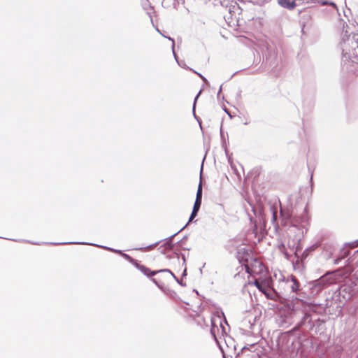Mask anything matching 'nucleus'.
Wrapping results in <instances>:
<instances>
[{
	"mask_svg": "<svg viewBox=\"0 0 358 358\" xmlns=\"http://www.w3.org/2000/svg\"><path fill=\"white\" fill-rule=\"evenodd\" d=\"M348 277V273L340 269L327 272L318 279L309 282L310 294L316 296L329 285L344 282Z\"/></svg>",
	"mask_w": 358,
	"mask_h": 358,
	"instance_id": "obj_1",
	"label": "nucleus"
},
{
	"mask_svg": "<svg viewBox=\"0 0 358 358\" xmlns=\"http://www.w3.org/2000/svg\"><path fill=\"white\" fill-rule=\"evenodd\" d=\"M300 237H296L293 239H289L287 242L282 243L278 245L279 250L284 254L285 257L288 259L292 254L298 257V252L301 250Z\"/></svg>",
	"mask_w": 358,
	"mask_h": 358,
	"instance_id": "obj_2",
	"label": "nucleus"
},
{
	"mask_svg": "<svg viewBox=\"0 0 358 358\" xmlns=\"http://www.w3.org/2000/svg\"><path fill=\"white\" fill-rule=\"evenodd\" d=\"M339 301L344 303L350 300L357 292V289L350 282H345L338 289Z\"/></svg>",
	"mask_w": 358,
	"mask_h": 358,
	"instance_id": "obj_3",
	"label": "nucleus"
},
{
	"mask_svg": "<svg viewBox=\"0 0 358 358\" xmlns=\"http://www.w3.org/2000/svg\"><path fill=\"white\" fill-rule=\"evenodd\" d=\"M51 244H53V245H64V244H86V245H95V246H97V247H100V248L106 249L108 250L113 251V252H117V253H120L124 258H126V259H127L129 260H131V258L128 255L122 252L121 250H114V249L108 248V247H106V246H103V245H96V244L88 243H85V242L51 243Z\"/></svg>",
	"mask_w": 358,
	"mask_h": 358,
	"instance_id": "obj_4",
	"label": "nucleus"
},
{
	"mask_svg": "<svg viewBox=\"0 0 358 358\" xmlns=\"http://www.w3.org/2000/svg\"><path fill=\"white\" fill-rule=\"evenodd\" d=\"M217 323L220 324V326L222 329H221L222 334H223V332L224 331V328L222 326L220 318V317L212 318L211 319L210 334L216 342H217V333L218 334L220 331V329L218 328Z\"/></svg>",
	"mask_w": 358,
	"mask_h": 358,
	"instance_id": "obj_5",
	"label": "nucleus"
},
{
	"mask_svg": "<svg viewBox=\"0 0 358 358\" xmlns=\"http://www.w3.org/2000/svg\"><path fill=\"white\" fill-rule=\"evenodd\" d=\"M286 285L292 292L296 293L299 290L300 285L296 278L294 276H291L290 279H287Z\"/></svg>",
	"mask_w": 358,
	"mask_h": 358,
	"instance_id": "obj_6",
	"label": "nucleus"
},
{
	"mask_svg": "<svg viewBox=\"0 0 358 358\" xmlns=\"http://www.w3.org/2000/svg\"><path fill=\"white\" fill-rule=\"evenodd\" d=\"M278 3L287 9L292 10L296 6H299V3L296 2V0H278Z\"/></svg>",
	"mask_w": 358,
	"mask_h": 358,
	"instance_id": "obj_7",
	"label": "nucleus"
},
{
	"mask_svg": "<svg viewBox=\"0 0 358 358\" xmlns=\"http://www.w3.org/2000/svg\"><path fill=\"white\" fill-rule=\"evenodd\" d=\"M169 40H170V41H172V51H173V56H174V57H175V59H176V62H177L178 64L180 67H182V68H183V69L192 70L190 68H189V67L186 65V64H185V61H183V60H182V61H179V60L178 59V56H177V55L176 54L175 50H174V47H175V42H174V40H173L172 38H169Z\"/></svg>",
	"mask_w": 358,
	"mask_h": 358,
	"instance_id": "obj_8",
	"label": "nucleus"
},
{
	"mask_svg": "<svg viewBox=\"0 0 358 358\" xmlns=\"http://www.w3.org/2000/svg\"><path fill=\"white\" fill-rule=\"evenodd\" d=\"M350 283L352 284L357 289H358V271H355L351 278Z\"/></svg>",
	"mask_w": 358,
	"mask_h": 358,
	"instance_id": "obj_9",
	"label": "nucleus"
},
{
	"mask_svg": "<svg viewBox=\"0 0 358 358\" xmlns=\"http://www.w3.org/2000/svg\"><path fill=\"white\" fill-rule=\"evenodd\" d=\"M320 3L322 5H331L334 6L335 8H336V6L334 2H329L327 1H320V0H306L307 3Z\"/></svg>",
	"mask_w": 358,
	"mask_h": 358,
	"instance_id": "obj_10",
	"label": "nucleus"
},
{
	"mask_svg": "<svg viewBox=\"0 0 358 358\" xmlns=\"http://www.w3.org/2000/svg\"><path fill=\"white\" fill-rule=\"evenodd\" d=\"M139 268L145 275L148 276L155 275V274H157L156 271H151L150 268L145 267V266H139Z\"/></svg>",
	"mask_w": 358,
	"mask_h": 358,
	"instance_id": "obj_11",
	"label": "nucleus"
},
{
	"mask_svg": "<svg viewBox=\"0 0 358 358\" xmlns=\"http://www.w3.org/2000/svg\"><path fill=\"white\" fill-rule=\"evenodd\" d=\"M316 248H317V245H313L306 248L302 254V258H303V259L306 258L308 257V255H309V253L311 252L312 251H313Z\"/></svg>",
	"mask_w": 358,
	"mask_h": 358,
	"instance_id": "obj_12",
	"label": "nucleus"
},
{
	"mask_svg": "<svg viewBox=\"0 0 358 358\" xmlns=\"http://www.w3.org/2000/svg\"><path fill=\"white\" fill-rule=\"evenodd\" d=\"M196 199H199V200L202 199V187H201V183H199V187H198V189H197L196 195Z\"/></svg>",
	"mask_w": 358,
	"mask_h": 358,
	"instance_id": "obj_13",
	"label": "nucleus"
},
{
	"mask_svg": "<svg viewBox=\"0 0 358 358\" xmlns=\"http://www.w3.org/2000/svg\"><path fill=\"white\" fill-rule=\"evenodd\" d=\"M201 200L196 199L194 206H193V209L199 211V208L201 207Z\"/></svg>",
	"mask_w": 358,
	"mask_h": 358,
	"instance_id": "obj_14",
	"label": "nucleus"
},
{
	"mask_svg": "<svg viewBox=\"0 0 358 358\" xmlns=\"http://www.w3.org/2000/svg\"><path fill=\"white\" fill-rule=\"evenodd\" d=\"M157 271V273H159V272H166V273H170L178 282V278L176 277V275L171 272V270L168 269V268H164V269H161V270H159V271Z\"/></svg>",
	"mask_w": 358,
	"mask_h": 358,
	"instance_id": "obj_15",
	"label": "nucleus"
},
{
	"mask_svg": "<svg viewBox=\"0 0 358 358\" xmlns=\"http://www.w3.org/2000/svg\"><path fill=\"white\" fill-rule=\"evenodd\" d=\"M178 232H176L173 235L171 236L169 238V240L166 242V245H167V247L170 248H173V245L172 243H171V239L173 236H175L176 234H178Z\"/></svg>",
	"mask_w": 358,
	"mask_h": 358,
	"instance_id": "obj_16",
	"label": "nucleus"
},
{
	"mask_svg": "<svg viewBox=\"0 0 358 358\" xmlns=\"http://www.w3.org/2000/svg\"><path fill=\"white\" fill-rule=\"evenodd\" d=\"M348 41H355L356 43H357V41H358V33L357 34H355L352 38V39H350V38H348ZM356 47L358 48V45L356 44Z\"/></svg>",
	"mask_w": 358,
	"mask_h": 358,
	"instance_id": "obj_17",
	"label": "nucleus"
},
{
	"mask_svg": "<svg viewBox=\"0 0 358 358\" xmlns=\"http://www.w3.org/2000/svg\"><path fill=\"white\" fill-rule=\"evenodd\" d=\"M332 305V303L330 302L328 299L325 300V303L324 304H320V306H323L324 310L327 308H329Z\"/></svg>",
	"mask_w": 358,
	"mask_h": 358,
	"instance_id": "obj_18",
	"label": "nucleus"
},
{
	"mask_svg": "<svg viewBox=\"0 0 358 358\" xmlns=\"http://www.w3.org/2000/svg\"><path fill=\"white\" fill-rule=\"evenodd\" d=\"M350 58V55L347 52H345V50L344 48H343V61H347Z\"/></svg>",
	"mask_w": 358,
	"mask_h": 358,
	"instance_id": "obj_19",
	"label": "nucleus"
},
{
	"mask_svg": "<svg viewBox=\"0 0 358 358\" xmlns=\"http://www.w3.org/2000/svg\"><path fill=\"white\" fill-rule=\"evenodd\" d=\"M197 213H198V210H195L192 209V213L189 217L188 222H191L196 216Z\"/></svg>",
	"mask_w": 358,
	"mask_h": 358,
	"instance_id": "obj_20",
	"label": "nucleus"
},
{
	"mask_svg": "<svg viewBox=\"0 0 358 358\" xmlns=\"http://www.w3.org/2000/svg\"><path fill=\"white\" fill-rule=\"evenodd\" d=\"M255 285L261 292H264V289H263L262 284L256 280L255 282Z\"/></svg>",
	"mask_w": 358,
	"mask_h": 358,
	"instance_id": "obj_21",
	"label": "nucleus"
},
{
	"mask_svg": "<svg viewBox=\"0 0 358 358\" xmlns=\"http://www.w3.org/2000/svg\"><path fill=\"white\" fill-rule=\"evenodd\" d=\"M251 1L253 2L254 3L262 5L264 3L266 2L267 0H251Z\"/></svg>",
	"mask_w": 358,
	"mask_h": 358,
	"instance_id": "obj_22",
	"label": "nucleus"
},
{
	"mask_svg": "<svg viewBox=\"0 0 358 358\" xmlns=\"http://www.w3.org/2000/svg\"><path fill=\"white\" fill-rule=\"evenodd\" d=\"M201 92V90H200L198 93V94L196 96L195 99H194V106H193V113H194V115L195 116V113H194V109H195V104H196V101L199 97V96L200 95Z\"/></svg>",
	"mask_w": 358,
	"mask_h": 358,
	"instance_id": "obj_23",
	"label": "nucleus"
},
{
	"mask_svg": "<svg viewBox=\"0 0 358 358\" xmlns=\"http://www.w3.org/2000/svg\"><path fill=\"white\" fill-rule=\"evenodd\" d=\"M195 73H196L206 83L208 82L207 79L201 73L193 71Z\"/></svg>",
	"mask_w": 358,
	"mask_h": 358,
	"instance_id": "obj_24",
	"label": "nucleus"
},
{
	"mask_svg": "<svg viewBox=\"0 0 358 358\" xmlns=\"http://www.w3.org/2000/svg\"><path fill=\"white\" fill-rule=\"evenodd\" d=\"M158 243H159V242H157V243H154V244H152V245H148V246H147V247H145L144 248H145V249H152V248H153L155 246H156Z\"/></svg>",
	"mask_w": 358,
	"mask_h": 358,
	"instance_id": "obj_25",
	"label": "nucleus"
},
{
	"mask_svg": "<svg viewBox=\"0 0 358 358\" xmlns=\"http://www.w3.org/2000/svg\"><path fill=\"white\" fill-rule=\"evenodd\" d=\"M273 210V220H275L276 217H277V213L274 210Z\"/></svg>",
	"mask_w": 358,
	"mask_h": 358,
	"instance_id": "obj_26",
	"label": "nucleus"
},
{
	"mask_svg": "<svg viewBox=\"0 0 358 358\" xmlns=\"http://www.w3.org/2000/svg\"><path fill=\"white\" fill-rule=\"evenodd\" d=\"M220 2L222 6H227V4L226 3V0H220Z\"/></svg>",
	"mask_w": 358,
	"mask_h": 358,
	"instance_id": "obj_27",
	"label": "nucleus"
},
{
	"mask_svg": "<svg viewBox=\"0 0 358 358\" xmlns=\"http://www.w3.org/2000/svg\"><path fill=\"white\" fill-rule=\"evenodd\" d=\"M156 30L157 32H159L162 36L169 39V37L164 36L163 34L161 33V31L159 30L158 28H156Z\"/></svg>",
	"mask_w": 358,
	"mask_h": 358,
	"instance_id": "obj_28",
	"label": "nucleus"
},
{
	"mask_svg": "<svg viewBox=\"0 0 358 358\" xmlns=\"http://www.w3.org/2000/svg\"><path fill=\"white\" fill-rule=\"evenodd\" d=\"M304 1V0H296V3H299V4H301V3L302 1Z\"/></svg>",
	"mask_w": 358,
	"mask_h": 358,
	"instance_id": "obj_29",
	"label": "nucleus"
},
{
	"mask_svg": "<svg viewBox=\"0 0 358 358\" xmlns=\"http://www.w3.org/2000/svg\"><path fill=\"white\" fill-rule=\"evenodd\" d=\"M306 217H303L302 222H306Z\"/></svg>",
	"mask_w": 358,
	"mask_h": 358,
	"instance_id": "obj_30",
	"label": "nucleus"
},
{
	"mask_svg": "<svg viewBox=\"0 0 358 358\" xmlns=\"http://www.w3.org/2000/svg\"><path fill=\"white\" fill-rule=\"evenodd\" d=\"M185 229V227H182V229L180 230H179L178 232L179 233L182 229Z\"/></svg>",
	"mask_w": 358,
	"mask_h": 358,
	"instance_id": "obj_31",
	"label": "nucleus"
},
{
	"mask_svg": "<svg viewBox=\"0 0 358 358\" xmlns=\"http://www.w3.org/2000/svg\"><path fill=\"white\" fill-rule=\"evenodd\" d=\"M185 229V227H182V229L180 230H179L178 232L179 233L182 229Z\"/></svg>",
	"mask_w": 358,
	"mask_h": 358,
	"instance_id": "obj_32",
	"label": "nucleus"
},
{
	"mask_svg": "<svg viewBox=\"0 0 358 358\" xmlns=\"http://www.w3.org/2000/svg\"><path fill=\"white\" fill-rule=\"evenodd\" d=\"M311 306H313V307L317 306V305H316V304H311Z\"/></svg>",
	"mask_w": 358,
	"mask_h": 358,
	"instance_id": "obj_33",
	"label": "nucleus"
},
{
	"mask_svg": "<svg viewBox=\"0 0 358 358\" xmlns=\"http://www.w3.org/2000/svg\"><path fill=\"white\" fill-rule=\"evenodd\" d=\"M357 317H358V314H357Z\"/></svg>",
	"mask_w": 358,
	"mask_h": 358,
	"instance_id": "obj_34",
	"label": "nucleus"
}]
</instances>
